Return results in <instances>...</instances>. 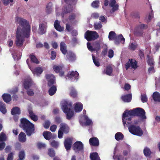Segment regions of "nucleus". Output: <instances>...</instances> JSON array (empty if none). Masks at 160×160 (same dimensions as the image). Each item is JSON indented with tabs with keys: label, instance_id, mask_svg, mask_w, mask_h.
<instances>
[{
	"label": "nucleus",
	"instance_id": "f257e3e1",
	"mask_svg": "<svg viewBox=\"0 0 160 160\" xmlns=\"http://www.w3.org/2000/svg\"><path fill=\"white\" fill-rule=\"evenodd\" d=\"M17 21L19 23L16 33L15 44L18 47H22L25 41L24 38L30 35V27L29 23L25 19L18 18Z\"/></svg>",
	"mask_w": 160,
	"mask_h": 160
},
{
	"label": "nucleus",
	"instance_id": "f03ea898",
	"mask_svg": "<svg viewBox=\"0 0 160 160\" xmlns=\"http://www.w3.org/2000/svg\"><path fill=\"white\" fill-rule=\"evenodd\" d=\"M145 111L141 108H138L133 109L132 110L126 111L123 113L122 117V121L124 126L126 123L125 120L130 121L132 116H137L140 118L142 120H145L146 118Z\"/></svg>",
	"mask_w": 160,
	"mask_h": 160
},
{
	"label": "nucleus",
	"instance_id": "7ed1b4c3",
	"mask_svg": "<svg viewBox=\"0 0 160 160\" xmlns=\"http://www.w3.org/2000/svg\"><path fill=\"white\" fill-rule=\"evenodd\" d=\"M73 2V0H63L62 1V5L63 8L62 11L58 6L56 8V13L57 16H60V15L63 17L64 14L69 13L72 11L73 9L72 6L71 4H72Z\"/></svg>",
	"mask_w": 160,
	"mask_h": 160
},
{
	"label": "nucleus",
	"instance_id": "20e7f679",
	"mask_svg": "<svg viewBox=\"0 0 160 160\" xmlns=\"http://www.w3.org/2000/svg\"><path fill=\"white\" fill-rule=\"evenodd\" d=\"M20 126L22 128L27 135L30 136L34 133V125L25 118L21 120Z\"/></svg>",
	"mask_w": 160,
	"mask_h": 160
},
{
	"label": "nucleus",
	"instance_id": "39448f33",
	"mask_svg": "<svg viewBox=\"0 0 160 160\" xmlns=\"http://www.w3.org/2000/svg\"><path fill=\"white\" fill-rule=\"evenodd\" d=\"M72 103L71 102L64 100L61 102L62 109L64 113L66 114L67 118L70 119L74 115V112L71 108Z\"/></svg>",
	"mask_w": 160,
	"mask_h": 160
},
{
	"label": "nucleus",
	"instance_id": "423d86ee",
	"mask_svg": "<svg viewBox=\"0 0 160 160\" xmlns=\"http://www.w3.org/2000/svg\"><path fill=\"white\" fill-rule=\"evenodd\" d=\"M126 123L125 124V126L128 127L129 132L132 134L138 136H141L143 134V132L142 129L138 125L131 124V121H129L127 120H125Z\"/></svg>",
	"mask_w": 160,
	"mask_h": 160
},
{
	"label": "nucleus",
	"instance_id": "0eeeda50",
	"mask_svg": "<svg viewBox=\"0 0 160 160\" xmlns=\"http://www.w3.org/2000/svg\"><path fill=\"white\" fill-rule=\"evenodd\" d=\"M84 37L88 41H89L97 39L98 37V35L95 31H88L85 33Z\"/></svg>",
	"mask_w": 160,
	"mask_h": 160
},
{
	"label": "nucleus",
	"instance_id": "6e6552de",
	"mask_svg": "<svg viewBox=\"0 0 160 160\" xmlns=\"http://www.w3.org/2000/svg\"><path fill=\"white\" fill-rule=\"evenodd\" d=\"M79 122L82 126H89L92 125V122L91 120L88 118L86 115H84L80 118Z\"/></svg>",
	"mask_w": 160,
	"mask_h": 160
},
{
	"label": "nucleus",
	"instance_id": "1a4fd4ad",
	"mask_svg": "<svg viewBox=\"0 0 160 160\" xmlns=\"http://www.w3.org/2000/svg\"><path fill=\"white\" fill-rule=\"evenodd\" d=\"M28 59H27L26 61L28 65L29 68L32 71L34 75L37 76H39L43 71V68L41 67H37L35 68H32L28 64Z\"/></svg>",
	"mask_w": 160,
	"mask_h": 160
},
{
	"label": "nucleus",
	"instance_id": "9d476101",
	"mask_svg": "<svg viewBox=\"0 0 160 160\" xmlns=\"http://www.w3.org/2000/svg\"><path fill=\"white\" fill-rule=\"evenodd\" d=\"M138 67L137 62L134 60H129L126 65V68L127 70L128 68L135 69Z\"/></svg>",
	"mask_w": 160,
	"mask_h": 160
},
{
	"label": "nucleus",
	"instance_id": "9b49d317",
	"mask_svg": "<svg viewBox=\"0 0 160 160\" xmlns=\"http://www.w3.org/2000/svg\"><path fill=\"white\" fill-rule=\"evenodd\" d=\"M83 146L82 143L80 141L76 142L73 146V148L74 151L76 152H78L79 151L83 149Z\"/></svg>",
	"mask_w": 160,
	"mask_h": 160
},
{
	"label": "nucleus",
	"instance_id": "f8f14e48",
	"mask_svg": "<svg viewBox=\"0 0 160 160\" xmlns=\"http://www.w3.org/2000/svg\"><path fill=\"white\" fill-rule=\"evenodd\" d=\"M46 78L49 86L50 87L56 84L55 77L52 74H47L46 75Z\"/></svg>",
	"mask_w": 160,
	"mask_h": 160
},
{
	"label": "nucleus",
	"instance_id": "ddd939ff",
	"mask_svg": "<svg viewBox=\"0 0 160 160\" xmlns=\"http://www.w3.org/2000/svg\"><path fill=\"white\" fill-rule=\"evenodd\" d=\"M68 77L72 81L77 80L79 78V73L76 71H72L68 73Z\"/></svg>",
	"mask_w": 160,
	"mask_h": 160
},
{
	"label": "nucleus",
	"instance_id": "4468645a",
	"mask_svg": "<svg viewBox=\"0 0 160 160\" xmlns=\"http://www.w3.org/2000/svg\"><path fill=\"white\" fill-rule=\"evenodd\" d=\"M47 24L45 23H40L39 25L38 33L40 35L45 34L46 32Z\"/></svg>",
	"mask_w": 160,
	"mask_h": 160
},
{
	"label": "nucleus",
	"instance_id": "2eb2a0df",
	"mask_svg": "<svg viewBox=\"0 0 160 160\" xmlns=\"http://www.w3.org/2000/svg\"><path fill=\"white\" fill-rule=\"evenodd\" d=\"M54 71L56 73H59V75L62 76L63 75L64 72L63 71V66L62 65H54L53 66Z\"/></svg>",
	"mask_w": 160,
	"mask_h": 160
},
{
	"label": "nucleus",
	"instance_id": "dca6fc26",
	"mask_svg": "<svg viewBox=\"0 0 160 160\" xmlns=\"http://www.w3.org/2000/svg\"><path fill=\"white\" fill-rule=\"evenodd\" d=\"M32 81L29 77L24 80L23 83V86L26 89H28L32 84Z\"/></svg>",
	"mask_w": 160,
	"mask_h": 160
},
{
	"label": "nucleus",
	"instance_id": "f3484780",
	"mask_svg": "<svg viewBox=\"0 0 160 160\" xmlns=\"http://www.w3.org/2000/svg\"><path fill=\"white\" fill-rule=\"evenodd\" d=\"M72 144V138H68L65 140L64 145L67 151L69 150L71 147Z\"/></svg>",
	"mask_w": 160,
	"mask_h": 160
},
{
	"label": "nucleus",
	"instance_id": "a211bd4d",
	"mask_svg": "<svg viewBox=\"0 0 160 160\" xmlns=\"http://www.w3.org/2000/svg\"><path fill=\"white\" fill-rule=\"evenodd\" d=\"M109 5L112 7L111 12H113L118 9V6L117 4H116L115 0H110Z\"/></svg>",
	"mask_w": 160,
	"mask_h": 160
},
{
	"label": "nucleus",
	"instance_id": "6ab92c4d",
	"mask_svg": "<svg viewBox=\"0 0 160 160\" xmlns=\"http://www.w3.org/2000/svg\"><path fill=\"white\" fill-rule=\"evenodd\" d=\"M83 108V105L81 103L78 102L74 104V110L77 112H81Z\"/></svg>",
	"mask_w": 160,
	"mask_h": 160
},
{
	"label": "nucleus",
	"instance_id": "aec40b11",
	"mask_svg": "<svg viewBox=\"0 0 160 160\" xmlns=\"http://www.w3.org/2000/svg\"><path fill=\"white\" fill-rule=\"evenodd\" d=\"M60 129L65 133H67L69 130L68 126L65 123H62L60 124Z\"/></svg>",
	"mask_w": 160,
	"mask_h": 160
},
{
	"label": "nucleus",
	"instance_id": "412c9836",
	"mask_svg": "<svg viewBox=\"0 0 160 160\" xmlns=\"http://www.w3.org/2000/svg\"><path fill=\"white\" fill-rule=\"evenodd\" d=\"M54 26L56 30L59 32L62 31L64 30V28L60 26V22L58 20L55 21Z\"/></svg>",
	"mask_w": 160,
	"mask_h": 160
},
{
	"label": "nucleus",
	"instance_id": "4be33fe9",
	"mask_svg": "<svg viewBox=\"0 0 160 160\" xmlns=\"http://www.w3.org/2000/svg\"><path fill=\"white\" fill-rule=\"evenodd\" d=\"M90 144L94 146H98L99 144V142L96 138H91L89 140Z\"/></svg>",
	"mask_w": 160,
	"mask_h": 160
},
{
	"label": "nucleus",
	"instance_id": "5701e85b",
	"mask_svg": "<svg viewBox=\"0 0 160 160\" xmlns=\"http://www.w3.org/2000/svg\"><path fill=\"white\" fill-rule=\"evenodd\" d=\"M132 96V94H129L122 96L121 97V98L122 100L125 102H129L131 100Z\"/></svg>",
	"mask_w": 160,
	"mask_h": 160
},
{
	"label": "nucleus",
	"instance_id": "b1692460",
	"mask_svg": "<svg viewBox=\"0 0 160 160\" xmlns=\"http://www.w3.org/2000/svg\"><path fill=\"white\" fill-rule=\"evenodd\" d=\"M66 56L67 58L69 61H72L76 59L75 54L71 52H68L67 53Z\"/></svg>",
	"mask_w": 160,
	"mask_h": 160
},
{
	"label": "nucleus",
	"instance_id": "393cba45",
	"mask_svg": "<svg viewBox=\"0 0 160 160\" xmlns=\"http://www.w3.org/2000/svg\"><path fill=\"white\" fill-rule=\"evenodd\" d=\"M10 51L11 52L12 55V57L15 60H17L20 59L21 58V54L19 53L17 54V52L13 51L12 49H11Z\"/></svg>",
	"mask_w": 160,
	"mask_h": 160
},
{
	"label": "nucleus",
	"instance_id": "a878e982",
	"mask_svg": "<svg viewBox=\"0 0 160 160\" xmlns=\"http://www.w3.org/2000/svg\"><path fill=\"white\" fill-rule=\"evenodd\" d=\"M50 87L48 90V92L50 95L52 96L56 93L57 91V87L55 84L53 85Z\"/></svg>",
	"mask_w": 160,
	"mask_h": 160
},
{
	"label": "nucleus",
	"instance_id": "bb28decb",
	"mask_svg": "<svg viewBox=\"0 0 160 160\" xmlns=\"http://www.w3.org/2000/svg\"><path fill=\"white\" fill-rule=\"evenodd\" d=\"M19 141L22 142H24L26 141V137L25 134L23 132H21L18 135Z\"/></svg>",
	"mask_w": 160,
	"mask_h": 160
},
{
	"label": "nucleus",
	"instance_id": "cd10ccee",
	"mask_svg": "<svg viewBox=\"0 0 160 160\" xmlns=\"http://www.w3.org/2000/svg\"><path fill=\"white\" fill-rule=\"evenodd\" d=\"M125 40V38L123 37L122 35V34H120L116 38L115 43L116 44L118 45L119 43L120 42L122 41V43L123 44Z\"/></svg>",
	"mask_w": 160,
	"mask_h": 160
},
{
	"label": "nucleus",
	"instance_id": "c85d7f7f",
	"mask_svg": "<svg viewBox=\"0 0 160 160\" xmlns=\"http://www.w3.org/2000/svg\"><path fill=\"white\" fill-rule=\"evenodd\" d=\"M61 52L64 54H65L67 52L66 45L63 42H61L60 45Z\"/></svg>",
	"mask_w": 160,
	"mask_h": 160
},
{
	"label": "nucleus",
	"instance_id": "c756f323",
	"mask_svg": "<svg viewBox=\"0 0 160 160\" xmlns=\"http://www.w3.org/2000/svg\"><path fill=\"white\" fill-rule=\"evenodd\" d=\"M2 98L4 101L7 103L11 100V96L8 94H4L2 95Z\"/></svg>",
	"mask_w": 160,
	"mask_h": 160
},
{
	"label": "nucleus",
	"instance_id": "7c9ffc66",
	"mask_svg": "<svg viewBox=\"0 0 160 160\" xmlns=\"http://www.w3.org/2000/svg\"><path fill=\"white\" fill-rule=\"evenodd\" d=\"M52 11V4L51 3H48L46 7V12L48 14H50Z\"/></svg>",
	"mask_w": 160,
	"mask_h": 160
},
{
	"label": "nucleus",
	"instance_id": "2f4dec72",
	"mask_svg": "<svg viewBox=\"0 0 160 160\" xmlns=\"http://www.w3.org/2000/svg\"><path fill=\"white\" fill-rule=\"evenodd\" d=\"M43 135L45 139L48 140L51 139L52 137V133L49 131L44 132Z\"/></svg>",
	"mask_w": 160,
	"mask_h": 160
},
{
	"label": "nucleus",
	"instance_id": "473e14b6",
	"mask_svg": "<svg viewBox=\"0 0 160 160\" xmlns=\"http://www.w3.org/2000/svg\"><path fill=\"white\" fill-rule=\"evenodd\" d=\"M70 95L71 96L75 98L77 96L78 93L76 90L73 87H71L70 88Z\"/></svg>",
	"mask_w": 160,
	"mask_h": 160
},
{
	"label": "nucleus",
	"instance_id": "72a5a7b5",
	"mask_svg": "<svg viewBox=\"0 0 160 160\" xmlns=\"http://www.w3.org/2000/svg\"><path fill=\"white\" fill-rule=\"evenodd\" d=\"M91 160H100V158L97 152H93L90 155Z\"/></svg>",
	"mask_w": 160,
	"mask_h": 160
},
{
	"label": "nucleus",
	"instance_id": "f704fd0d",
	"mask_svg": "<svg viewBox=\"0 0 160 160\" xmlns=\"http://www.w3.org/2000/svg\"><path fill=\"white\" fill-rule=\"evenodd\" d=\"M152 97L155 101L160 102V94L158 92H155L152 95Z\"/></svg>",
	"mask_w": 160,
	"mask_h": 160
},
{
	"label": "nucleus",
	"instance_id": "c9c22d12",
	"mask_svg": "<svg viewBox=\"0 0 160 160\" xmlns=\"http://www.w3.org/2000/svg\"><path fill=\"white\" fill-rule=\"evenodd\" d=\"M11 112L13 115L19 114L20 113V110L19 108L15 107L12 109Z\"/></svg>",
	"mask_w": 160,
	"mask_h": 160
},
{
	"label": "nucleus",
	"instance_id": "e433bc0d",
	"mask_svg": "<svg viewBox=\"0 0 160 160\" xmlns=\"http://www.w3.org/2000/svg\"><path fill=\"white\" fill-rule=\"evenodd\" d=\"M29 116L31 119L34 121H36L38 120V117L32 112L31 110L28 111Z\"/></svg>",
	"mask_w": 160,
	"mask_h": 160
},
{
	"label": "nucleus",
	"instance_id": "4c0bfd02",
	"mask_svg": "<svg viewBox=\"0 0 160 160\" xmlns=\"http://www.w3.org/2000/svg\"><path fill=\"white\" fill-rule=\"evenodd\" d=\"M115 137L117 141H119L122 140L124 138V136L121 132H118L115 134Z\"/></svg>",
	"mask_w": 160,
	"mask_h": 160
},
{
	"label": "nucleus",
	"instance_id": "58836bf2",
	"mask_svg": "<svg viewBox=\"0 0 160 160\" xmlns=\"http://www.w3.org/2000/svg\"><path fill=\"white\" fill-rule=\"evenodd\" d=\"M25 153L23 150H21L18 153L19 159L18 160H23L25 157Z\"/></svg>",
	"mask_w": 160,
	"mask_h": 160
},
{
	"label": "nucleus",
	"instance_id": "ea45409f",
	"mask_svg": "<svg viewBox=\"0 0 160 160\" xmlns=\"http://www.w3.org/2000/svg\"><path fill=\"white\" fill-rule=\"evenodd\" d=\"M0 111L3 114H5L7 112L5 104L1 102H0Z\"/></svg>",
	"mask_w": 160,
	"mask_h": 160
},
{
	"label": "nucleus",
	"instance_id": "a19ab883",
	"mask_svg": "<svg viewBox=\"0 0 160 160\" xmlns=\"http://www.w3.org/2000/svg\"><path fill=\"white\" fill-rule=\"evenodd\" d=\"M116 37L115 33L113 31H111L109 33L108 38L109 40H112Z\"/></svg>",
	"mask_w": 160,
	"mask_h": 160
},
{
	"label": "nucleus",
	"instance_id": "79ce46f5",
	"mask_svg": "<svg viewBox=\"0 0 160 160\" xmlns=\"http://www.w3.org/2000/svg\"><path fill=\"white\" fill-rule=\"evenodd\" d=\"M143 152L144 155L147 157L149 156L151 153V151L150 149L147 147H146L144 148Z\"/></svg>",
	"mask_w": 160,
	"mask_h": 160
},
{
	"label": "nucleus",
	"instance_id": "37998d69",
	"mask_svg": "<svg viewBox=\"0 0 160 160\" xmlns=\"http://www.w3.org/2000/svg\"><path fill=\"white\" fill-rule=\"evenodd\" d=\"M104 72L107 75H110L112 72V68L110 66H108L106 69L104 70Z\"/></svg>",
	"mask_w": 160,
	"mask_h": 160
},
{
	"label": "nucleus",
	"instance_id": "c03bdc74",
	"mask_svg": "<svg viewBox=\"0 0 160 160\" xmlns=\"http://www.w3.org/2000/svg\"><path fill=\"white\" fill-rule=\"evenodd\" d=\"M138 45L136 43L130 42L129 45V48L130 49L134 50L137 47Z\"/></svg>",
	"mask_w": 160,
	"mask_h": 160
},
{
	"label": "nucleus",
	"instance_id": "a18cd8bd",
	"mask_svg": "<svg viewBox=\"0 0 160 160\" xmlns=\"http://www.w3.org/2000/svg\"><path fill=\"white\" fill-rule=\"evenodd\" d=\"M50 144L52 147L54 148H57L59 146V143L58 142L53 140L50 142Z\"/></svg>",
	"mask_w": 160,
	"mask_h": 160
},
{
	"label": "nucleus",
	"instance_id": "49530a36",
	"mask_svg": "<svg viewBox=\"0 0 160 160\" xmlns=\"http://www.w3.org/2000/svg\"><path fill=\"white\" fill-rule=\"evenodd\" d=\"M103 45L102 43H96L94 45L95 51H98L100 48V46Z\"/></svg>",
	"mask_w": 160,
	"mask_h": 160
},
{
	"label": "nucleus",
	"instance_id": "de8ad7c7",
	"mask_svg": "<svg viewBox=\"0 0 160 160\" xmlns=\"http://www.w3.org/2000/svg\"><path fill=\"white\" fill-rule=\"evenodd\" d=\"M102 26L100 22H95L94 24V27L96 30L100 29L102 28Z\"/></svg>",
	"mask_w": 160,
	"mask_h": 160
},
{
	"label": "nucleus",
	"instance_id": "09e8293b",
	"mask_svg": "<svg viewBox=\"0 0 160 160\" xmlns=\"http://www.w3.org/2000/svg\"><path fill=\"white\" fill-rule=\"evenodd\" d=\"M48 154L51 157H53L55 155V152L53 149L49 148L48 151Z\"/></svg>",
	"mask_w": 160,
	"mask_h": 160
},
{
	"label": "nucleus",
	"instance_id": "8fccbe9b",
	"mask_svg": "<svg viewBox=\"0 0 160 160\" xmlns=\"http://www.w3.org/2000/svg\"><path fill=\"white\" fill-rule=\"evenodd\" d=\"M30 58L31 60L33 62L38 63H39L38 61L37 58L35 56L33 55H31L30 56Z\"/></svg>",
	"mask_w": 160,
	"mask_h": 160
},
{
	"label": "nucleus",
	"instance_id": "3c124183",
	"mask_svg": "<svg viewBox=\"0 0 160 160\" xmlns=\"http://www.w3.org/2000/svg\"><path fill=\"white\" fill-rule=\"evenodd\" d=\"M116 148H115L114 149V156H113V158L114 160H123V159L121 156H116L115 155V151H116Z\"/></svg>",
	"mask_w": 160,
	"mask_h": 160
},
{
	"label": "nucleus",
	"instance_id": "603ef678",
	"mask_svg": "<svg viewBox=\"0 0 160 160\" xmlns=\"http://www.w3.org/2000/svg\"><path fill=\"white\" fill-rule=\"evenodd\" d=\"M6 139L5 134L3 132H1L0 134V142L5 141Z\"/></svg>",
	"mask_w": 160,
	"mask_h": 160
},
{
	"label": "nucleus",
	"instance_id": "864d4df0",
	"mask_svg": "<svg viewBox=\"0 0 160 160\" xmlns=\"http://www.w3.org/2000/svg\"><path fill=\"white\" fill-rule=\"evenodd\" d=\"M92 58L93 62L95 65L98 67L99 66L100 63L99 62L98 59L96 58L93 55H92Z\"/></svg>",
	"mask_w": 160,
	"mask_h": 160
},
{
	"label": "nucleus",
	"instance_id": "5fc2aeb1",
	"mask_svg": "<svg viewBox=\"0 0 160 160\" xmlns=\"http://www.w3.org/2000/svg\"><path fill=\"white\" fill-rule=\"evenodd\" d=\"M141 100L142 102H146L148 100L146 95V94H141Z\"/></svg>",
	"mask_w": 160,
	"mask_h": 160
},
{
	"label": "nucleus",
	"instance_id": "6e6d98bb",
	"mask_svg": "<svg viewBox=\"0 0 160 160\" xmlns=\"http://www.w3.org/2000/svg\"><path fill=\"white\" fill-rule=\"evenodd\" d=\"M103 50L102 52V54L103 55H106L107 52V47L106 45L103 44Z\"/></svg>",
	"mask_w": 160,
	"mask_h": 160
},
{
	"label": "nucleus",
	"instance_id": "4d7b16f0",
	"mask_svg": "<svg viewBox=\"0 0 160 160\" xmlns=\"http://www.w3.org/2000/svg\"><path fill=\"white\" fill-rule=\"evenodd\" d=\"M99 2L98 1H95L93 2L92 4V6L94 8H97L99 6Z\"/></svg>",
	"mask_w": 160,
	"mask_h": 160
},
{
	"label": "nucleus",
	"instance_id": "13d9d810",
	"mask_svg": "<svg viewBox=\"0 0 160 160\" xmlns=\"http://www.w3.org/2000/svg\"><path fill=\"white\" fill-rule=\"evenodd\" d=\"M37 146L38 148H45L46 146V145L44 143L42 142H38L37 144Z\"/></svg>",
	"mask_w": 160,
	"mask_h": 160
},
{
	"label": "nucleus",
	"instance_id": "bf43d9fd",
	"mask_svg": "<svg viewBox=\"0 0 160 160\" xmlns=\"http://www.w3.org/2000/svg\"><path fill=\"white\" fill-rule=\"evenodd\" d=\"M131 15L133 18H138L139 17V14L138 12H133L131 13Z\"/></svg>",
	"mask_w": 160,
	"mask_h": 160
},
{
	"label": "nucleus",
	"instance_id": "052dcab7",
	"mask_svg": "<svg viewBox=\"0 0 160 160\" xmlns=\"http://www.w3.org/2000/svg\"><path fill=\"white\" fill-rule=\"evenodd\" d=\"M87 46L88 48L89 51L91 52L95 51L94 48H93L92 46L91 45L90 43L89 42L87 43Z\"/></svg>",
	"mask_w": 160,
	"mask_h": 160
},
{
	"label": "nucleus",
	"instance_id": "680f3d73",
	"mask_svg": "<svg viewBox=\"0 0 160 160\" xmlns=\"http://www.w3.org/2000/svg\"><path fill=\"white\" fill-rule=\"evenodd\" d=\"M113 55H114L113 51L112 49L109 50L108 51V57L109 58H111L113 57Z\"/></svg>",
	"mask_w": 160,
	"mask_h": 160
},
{
	"label": "nucleus",
	"instance_id": "e2e57ef3",
	"mask_svg": "<svg viewBox=\"0 0 160 160\" xmlns=\"http://www.w3.org/2000/svg\"><path fill=\"white\" fill-rule=\"evenodd\" d=\"M3 3L6 6L8 4L9 1L10 2H12L13 0H1Z\"/></svg>",
	"mask_w": 160,
	"mask_h": 160
},
{
	"label": "nucleus",
	"instance_id": "0e129e2a",
	"mask_svg": "<svg viewBox=\"0 0 160 160\" xmlns=\"http://www.w3.org/2000/svg\"><path fill=\"white\" fill-rule=\"evenodd\" d=\"M50 122L49 121H47L45 122L44 124V127L46 128H48L50 125Z\"/></svg>",
	"mask_w": 160,
	"mask_h": 160
},
{
	"label": "nucleus",
	"instance_id": "69168bd1",
	"mask_svg": "<svg viewBox=\"0 0 160 160\" xmlns=\"http://www.w3.org/2000/svg\"><path fill=\"white\" fill-rule=\"evenodd\" d=\"M63 133H64L62 131L60 130L59 129L58 132V137L59 138H62L63 137Z\"/></svg>",
	"mask_w": 160,
	"mask_h": 160
},
{
	"label": "nucleus",
	"instance_id": "338daca9",
	"mask_svg": "<svg viewBox=\"0 0 160 160\" xmlns=\"http://www.w3.org/2000/svg\"><path fill=\"white\" fill-rule=\"evenodd\" d=\"M13 44V42L12 40L9 39L7 42V44L8 47H12Z\"/></svg>",
	"mask_w": 160,
	"mask_h": 160
},
{
	"label": "nucleus",
	"instance_id": "774afa93",
	"mask_svg": "<svg viewBox=\"0 0 160 160\" xmlns=\"http://www.w3.org/2000/svg\"><path fill=\"white\" fill-rule=\"evenodd\" d=\"M14 154L12 152H11L8 154L7 160H12L13 156Z\"/></svg>",
	"mask_w": 160,
	"mask_h": 160
}]
</instances>
